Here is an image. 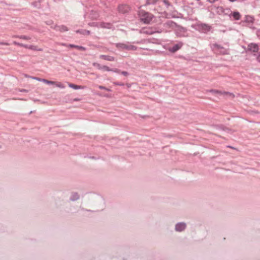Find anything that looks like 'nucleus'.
<instances>
[{
    "label": "nucleus",
    "instance_id": "f257e3e1",
    "mask_svg": "<svg viewBox=\"0 0 260 260\" xmlns=\"http://www.w3.org/2000/svg\"><path fill=\"white\" fill-rule=\"evenodd\" d=\"M139 15L141 21L145 23H149L153 18V15L143 10L139 11Z\"/></svg>",
    "mask_w": 260,
    "mask_h": 260
},
{
    "label": "nucleus",
    "instance_id": "f03ea898",
    "mask_svg": "<svg viewBox=\"0 0 260 260\" xmlns=\"http://www.w3.org/2000/svg\"><path fill=\"white\" fill-rule=\"evenodd\" d=\"M212 48L214 52L216 53L225 55L229 54V49H226L223 46H221L219 45L214 44L212 45Z\"/></svg>",
    "mask_w": 260,
    "mask_h": 260
},
{
    "label": "nucleus",
    "instance_id": "7ed1b4c3",
    "mask_svg": "<svg viewBox=\"0 0 260 260\" xmlns=\"http://www.w3.org/2000/svg\"><path fill=\"white\" fill-rule=\"evenodd\" d=\"M117 47L120 49L126 50H136L137 47L133 45L125 44H118Z\"/></svg>",
    "mask_w": 260,
    "mask_h": 260
},
{
    "label": "nucleus",
    "instance_id": "20e7f679",
    "mask_svg": "<svg viewBox=\"0 0 260 260\" xmlns=\"http://www.w3.org/2000/svg\"><path fill=\"white\" fill-rule=\"evenodd\" d=\"M118 9L119 12L122 13H127L131 10L130 7L127 5H121Z\"/></svg>",
    "mask_w": 260,
    "mask_h": 260
},
{
    "label": "nucleus",
    "instance_id": "39448f33",
    "mask_svg": "<svg viewBox=\"0 0 260 260\" xmlns=\"http://www.w3.org/2000/svg\"><path fill=\"white\" fill-rule=\"evenodd\" d=\"M248 49L253 52H257L258 51V46L254 43H251L248 46Z\"/></svg>",
    "mask_w": 260,
    "mask_h": 260
},
{
    "label": "nucleus",
    "instance_id": "423d86ee",
    "mask_svg": "<svg viewBox=\"0 0 260 260\" xmlns=\"http://www.w3.org/2000/svg\"><path fill=\"white\" fill-rule=\"evenodd\" d=\"M211 92H213L214 94L228 95L232 98H234L235 96L234 94H233L232 93L228 92H225V91L221 92V91H219V90H212L211 91Z\"/></svg>",
    "mask_w": 260,
    "mask_h": 260
},
{
    "label": "nucleus",
    "instance_id": "0eeeda50",
    "mask_svg": "<svg viewBox=\"0 0 260 260\" xmlns=\"http://www.w3.org/2000/svg\"><path fill=\"white\" fill-rule=\"evenodd\" d=\"M104 71H107V72H114L116 73H120V71L119 70L117 69H110L109 67L107 66H102V70Z\"/></svg>",
    "mask_w": 260,
    "mask_h": 260
},
{
    "label": "nucleus",
    "instance_id": "6e6552de",
    "mask_svg": "<svg viewBox=\"0 0 260 260\" xmlns=\"http://www.w3.org/2000/svg\"><path fill=\"white\" fill-rule=\"evenodd\" d=\"M100 58L110 61H113L115 60V58L114 57L110 55H101L100 56Z\"/></svg>",
    "mask_w": 260,
    "mask_h": 260
},
{
    "label": "nucleus",
    "instance_id": "1a4fd4ad",
    "mask_svg": "<svg viewBox=\"0 0 260 260\" xmlns=\"http://www.w3.org/2000/svg\"><path fill=\"white\" fill-rule=\"evenodd\" d=\"M185 224L184 223H180L176 225V230L177 231L181 232L185 228Z\"/></svg>",
    "mask_w": 260,
    "mask_h": 260
},
{
    "label": "nucleus",
    "instance_id": "9d476101",
    "mask_svg": "<svg viewBox=\"0 0 260 260\" xmlns=\"http://www.w3.org/2000/svg\"><path fill=\"white\" fill-rule=\"evenodd\" d=\"M55 29L56 30H58L61 32L67 31L68 30V27L64 25L56 26H55Z\"/></svg>",
    "mask_w": 260,
    "mask_h": 260
},
{
    "label": "nucleus",
    "instance_id": "9b49d317",
    "mask_svg": "<svg viewBox=\"0 0 260 260\" xmlns=\"http://www.w3.org/2000/svg\"><path fill=\"white\" fill-rule=\"evenodd\" d=\"M182 46V44H176L172 48H169V50L172 52H175L178 50Z\"/></svg>",
    "mask_w": 260,
    "mask_h": 260
},
{
    "label": "nucleus",
    "instance_id": "f8f14e48",
    "mask_svg": "<svg viewBox=\"0 0 260 260\" xmlns=\"http://www.w3.org/2000/svg\"><path fill=\"white\" fill-rule=\"evenodd\" d=\"M30 79H32L34 80H36L39 81H41L44 82V83L48 84L49 83H52L50 81L45 79H41L38 77H30Z\"/></svg>",
    "mask_w": 260,
    "mask_h": 260
},
{
    "label": "nucleus",
    "instance_id": "ddd939ff",
    "mask_svg": "<svg viewBox=\"0 0 260 260\" xmlns=\"http://www.w3.org/2000/svg\"><path fill=\"white\" fill-rule=\"evenodd\" d=\"M50 82L52 83H49L48 84L55 85L56 86L60 88H64L65 87L64 84L60 82H55L52 81H50Z\"/></svg>",
    "mask_w": 260,
    "mask_h": 260
},
{
    "label": "nucleus",
    "instance_id": "4468645a",
    "mask_svg": "<svg viewBox=\"0 0 260 260\" xmlns=\"http://www.w3.org/2000/svg\"><path fill=\"white\" fill-rule=\"evenodd\" d=\"M68 86L74 89H83L84 87L82 86L77 85L71 83H68Z\"/></svg>",
    "mask_w": 260,
    "mask_h": 260
},
{
    "label": "nucleus",
    "instance_id": "2eb2a0df",
    "mask_svg": "<svg viewBox=\"0 0 260 260\" xmlns=\"http://www.w3.org/2000/svg\"><path fill=\"white\" fill-rule=\"evenodd\" d=\"M26 48H28L31 50H37L39 51H42L43 49L42 48H39L37 46H33V45H27V47H25Z\"/></svg>",
    "mask_w": 260,
    "mask_h": 260
},
{
    "label": "nucleus",
    "instance_id": "dca6fc26",
    "mask_svg": "<svg viewBox=\"0 0 260 260\" xmlns=\"http://www.w3.org/2000/svg\"><path fill=\"white\" fill-rule=\"evenodd\" d=\"M216 12L217 14L221 15L224 12V10L222 7L218 6L216 8Z\"/></svg>",
    "mask_w": 260,
    "mask_h": 260
},
{
    "label": "nucleus",
    "instance_id": "f3484780",
    "mask_svg": "<svg viewBox=\"0 0 260 260\" xmlns=\"http://www.w3.org/2000/svg\"><path fill=\"white\" fill-rule=\"evenodd\" d=\"M69 46L70 47H74V48H75L79 50H81V51H85V48L84 47H82V46H77V45H70Z\"/></svg>",
    "mask_w": 260,
    "mask_h": 260
},
{
    "label": "nucleus",
    "instance_id": "a211bd4d",
    "mask_svg": "<svg viewBox=\"0 0 260 260\" xmlns=\"http://www.w3.org/2000/svg\"><path fill=\"white\" fill-rule=\"evenodd\" d=\"M233 16L235 20H239L241 17L240 13L238 12H234L233 14Z\"/></svg>",
    "mask_w": 260,
    "mask_h": 260
},
{
    "label": "nucleus",
    "instance_id": "6ab92c4d",
    "mask_svg": "<svg viewBox=\"0 0 260 260\" xmlns=\"http://www.w3.org/2000/svg\"><path fill=\"white\" fill-rule=\"evenodd\" d=\"M201 26L202 29L205 31H209L211 29V27L207 24H202Z\"/></svg>",
    "mask_w": 260,
    "mask_h": 260
},
{
    "label": "nucleus",
    "instance_id": "aec40b11",
    "mask_svg": "<svg viewBox=\"0 0 260 260\" xmlns=\"http://www.w3.org/2000/svg\"><path fill=\"white\" fill-rule=\"evenodd\" d=\"M157 2V0H146L147 5L155 4Z\"/></svg>",
    "mask_w": 260,
    "mask_h": 260
},
{
    "label": "nucleus",
    "instance_id": "412c9836",
    "mask_svg": "<svg viewBox=\"0 0 260 260\" xmlns=\"http://www.w3.org/2000/svg\"><path fill=\"white\" fill-rule=\"evenodd\" d=\"M92 64L94 67L97 68L99 70H102V66H101L100 64L96 62H94Z\"/></svg>",
    "mask_w": 260,
    "mask_h": 260
},
{
    "label": "nucleus",
    "instance_id": "4be33fe9",
    "mask_svg": "<svg viewBox=\"0 0 260 260\" xmlns=\"http://www.w3.org/2000/svg\"><path fill=\"white\" fill-rule=\"evenodd\" d=\"M15 37L19 38L23 40H29L30 38L26 36H16Z\"/></svg>",
    "mask_w": 260,
    "mask_h": 260
},
{
    "label": "nucleus",
    "instance_id": "5701e85b",
    "mask_svg": "<svg viewBox=\"0 0 260 260\" xmlns=\"http://www.w3.org/2000/svg\"><path fill=\"white\" fill-rule=\"evenodd\" d=\"M110 24H109V23H102L101 24V26L102 27H104V28H110Z\"/></svg>",
    "mask_w": 260,
    "mask_h": 260
},
{
    "label": "nucleus",
    "instance_id": "b1692460",
    "mask_svg": "<svg viewBox=\"0 0 260 260\" xmlns=\"http://www.w3.org/2000/svg\"><path fill=\"white\" fill-rule=\"evenodd\" d=\"M13 44L14 45H18V46H20V47H27V45H24V44H23L19 43H17V42H15V41L13 42Z\"/></svg>",
    "mask_w": 260,
    "mask_h": 260
},
{
    "label": "nucleus",
    "instance_id": "393cba45",
    "mask_svg": "<svg viewBox=\"0 0 260 260\" xmlns=\"http://www.w3.org/2000/svg\"><path fill=\"white\" fill-rule=\"evenodd\" d=\"M76 32H77V33L81 32L84 35H89V34H90V31L89 30H84L82 32L80 31L79 30H77V31H76Z\"/></svg>",
    "mask_w": 260,
    "mask_h": 260
},
{
    "label": "nucleus",
    "instance_id": "a878e982",
    "mask_svg": "<svg viewBox=\"0 0 260 260\" xmlns=\"http://www.w3.org/2000/svg\"><path fill=\"white\" fill-rule=\"evenodd\" d=\"M99 88L101 89H105V90H106L107 91H110V89L106 88L105 87L103 86H102V85H100L99 86Z\"/></svg>",
    "mask_w": 260,
    "mask_h": 260
},
{
    "label": "nucleus",
    "instance_id": "bb28decb",
    "mask_svg": "<svg viewBox=\"0 0 260 260\" xmlns=\"http://www.w3.org/2000/svg\"><path fill=\"white\" fill-rule=\"evenodd\" d=\"M121 74L125 76H127L128 75V73L126 72V71H122L121 72Z\"/></svg>",
    "mask_w": 260,
    "mask_h": 260
},
{
    "label": "nucleus",
    "instance_id": "cd10ccee",
    "mask_svg": "<svg viewBox=\"0 0 260 260\" xmlns=\"http://www.w3.org/2000/svg\"><path fill=\"white\" fill-rule=\"evenodd\" d=\"M0 45H7V46H8V45H9V43H8L0 42Z\"/></svg>",
    "mask_w": 260,
    "mask_h": 260
},
{
    "label": "nucleus",
    "instance_id": "c85d7f7f",
    "mask_svg": "<svg viewBox=\"0 0 260 260\" xmlns=\"http://www.w3.org/2000/svg\"><path fill=\"white\" fill-rule=\"evenodd\" d=\"M114 84L115 85H123V83H114Z\"/></svg>",
    "mask_w": 260,
    "mask_h": 260
},
{
    "label": "nucleus",
    "instance_id": "c756f323",
    "mask_svg": "<svg viewBox=\"0 0 260 260\" xmlns=\"http://www.w3.org/2000/svg\"><path fill=\"white\" fill-rule=\"evenodd\" d=\"M24 76L25 77H26V78H30V77H31V76H29V75H27V74H25V75H24Z\"/></svg>",
    "mask_w": 260,
    "mask_h": 260
},
{
    "label": "nucleus",
    "instance_id": "7c9ffc66",
    "mask_svg": "<svg viewBox=\"0 0 260 260\" xmlns=\"http://www.w3.org/2000/svg\"><path fill=\"white\" fill-rule=\"evenodd\" d=\"M257 60L260 62V54L257 56Z\"/></svg>",
    "mask_w": 260,
    "mask_h": 260
},
{
    "label": "nucleus",
    "instance_id": "2f4dec72",
    "mask_svg": "<svg viewBox=\"0 0 260 260\" xmlns=\"http://www.w3.org/2000/svg\"><path fill=\"white\" fill-rule=\"evenodd\" d=\"M230 1L232 2H235L236 1V0H229Z\"/></svg>",
    "mask_w": 260,
    "mask_h": 260
},
{
    "label": "nucleus",
    "instance_id": "473e14b6",
    "mask_svg": "<svg viewBox=\"0 0 260 260\" xmlns=\"http://www.w3.org/2000/svg\"><path fill=\"white\" fill-rule=\"evenodd\" d=\"M249 18L250 19V21H252V18L249 17Z\"/></svg>",
    "mask_w": 260,
    "mask_h": 260
},
{
    "label": "nucleus",
    "instance_id": "72a5a7b5",
    "mask_svg": "<svg viewBox=\"0 0 260 260\" xmlns=\"http://www.w3.org/2000/svg\"><path fill=\"white\" fill-rule=\"evenodd\" d=\"M166 4H167V2L166 1L164 2Z\"/></svg>",
    "mask_w": 260,
    "mask_h": 260
}]
</instances>
